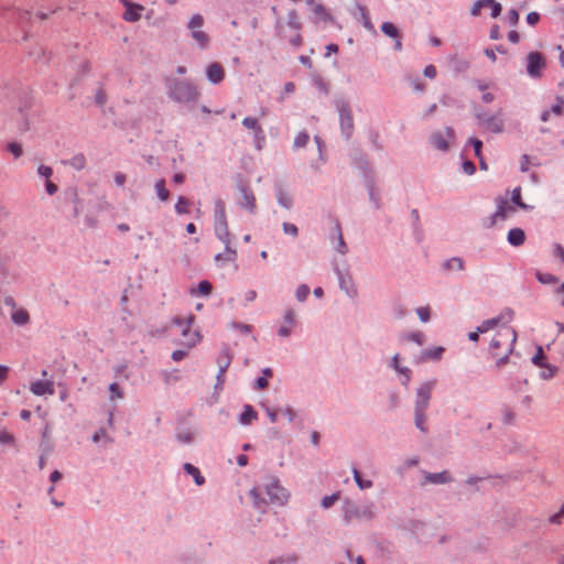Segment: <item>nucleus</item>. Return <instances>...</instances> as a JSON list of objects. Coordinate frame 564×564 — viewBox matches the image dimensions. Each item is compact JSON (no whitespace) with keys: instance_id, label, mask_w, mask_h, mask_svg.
<instances>
[{"instance_id":"nucleus-1","label":"nucleus","mask_w":564,"mask_h":564,"mask_svg":"<svg viewBox=\"0 0 564 564\" xmlns=\"http://www.w3.org/2000/svg\"><path fill=\"white\" fill-rule=\"evenodd\" d=\"M512 318L513 312L506 308L497 317L484 321L478 326L479 332L497 329L490 343V351L498 368L507 364L517 339L516 330L509 325Z\"/></svg>"},{"instance_id":"nucleus-2","label":"nucleus","mask_w":564,"mask_h":564,"mask_svg":"<svg viewBox=\"0 0 564 564\" xmlns=\"http://www.w3.org/2000/svg\"><path fill=\"white\" fill-rule=\"evenodd\" d=\"M195 318L189 316L185 322L178 321L181 337L178 338V360L187 355V351L198 345L203 336L197 327L194 326Z\"/></svg>"},{"instance_id":"nucleus-3","label":"nucleus","mask_w":564,"mask_h":564,"mask_svg":"<svg viewBox=\"0 0 564 564\" xmlns=\"http://www.w3.org/2000/svg\"><path fill=\"white\" fill-rule=\"evenodd\" d=\"M215 232L216 236L224 242V245H230V234L227 225L225 203L218 199L215 203Z\"/></svg>"},{"instance_id":"nucleus-4","label":"nucleus","mask_w":564,"mask_h":564,"mask_svg":"<svg viewBox=\"0 0 564 564\" xmlns=\"http://www.w3.org/2000/svg\"><path fill=\"white\" fill-rule=\"evenodd\" d=\"M373 506L371 503L365 506L346 503L344 509V520L346 523L352 521H368L373 518Z\"/></svg>"},{"instance_id":"nucleus-5","label":"nucleus","mask_w":564,"mask_h":564,"mask_svg":"<svg viewBox=\"0 0 564 564\" xmlns=\"http://www.w3.org/2000/svg\"><path fill=\"white\" fill-rule=\"evenodd\" d=\"M478 123L492 133H501L505 130L502 112L489 113L481 112L477 115Z\"/></svg>"},{"instance_id":"nucleus-6","label":"nucleus","mask_w":564,"mask_h":564,"mask_svg":"<svg viewBox=\"0 0 564 564\" xmlns=\"http://www.w3.org/2000/svg\"><path fill=\"white\" fill-rule=\"evenodd\" d=\"M203 25V17L200 14H195L188 22L187 26L191 31V36L193 40H195L202 48H205L209 43V36L202 30Z\"/></svg>"},{"instance_id":"nucleus-7","label":"nucleus","mask_w":564,"mask_h":564,"mask_svg":"<svg viewBox=\"0 0 564 564\" xmlns=\"http://www.w3.org/2000/svg\"><path fill=\"white\" fill-rule=\"evenodd\" d=\"M265 492L272 503L284 505L290 498L289 491L274 478L265 486Z\"/></svg>"},{"instance_id":"nucleus-8","label":"nucleus","mask_w":564,"mask_h":564,"mask_svg":"<svg viewBox=\"0 0 564 564\" xmlns=\"http://www.w3.org/2000/svg\"><path fill=\"white\" fill-rule=\"evenodd\" d=\"M545 67V58L540 52H530L527 55V73L533 77H541Z\"/></svg>"},{"instance_id":"nucleus-9","label":"nucleus","mask_w":564,"mask_h":564,"mask_svg":"<svg viewBox=\"0 0 564 564\" xmlns=\"http://www.w3.org/2000/svg\"><path fill=\"white\" fill-rule=\"evenodd\" d=\"M435 381L425 382L422 384L416 392L415 412H425L429 406V402L434 389Z\"/></svg>"},{"instance_id":"nucleus-10","label":"nucleus","mask_w":564,"mask_h":564,"mask_svg":"<svg viewBox=\"0 0 564 564\" xmlns=\"http://www.w3.org/2000/svg\"><path fill=\"white\" fill-rule=\"evenodd\" d=\"M232 356L228 347H224L217 358L218 373L216 376V388H223L225 383V373L231 362Z\"/></svg>"},{"instance_id":"nucleus-11","label":"nucleus","mask_w":564,"mask_h":564,"mask_svg":"<svg viewBox=\"0 0 564 564\" xmlns=\"http://www.w3.org/2000/svg\"><path fill=\"white\" fill-rule=\"evenodd\" d=\"M340 129L346 138H350L354 131V118L349 107L346 104L338 105Z\"/></svg>"},{"instance_id":"nucleus-12","label":"nucleus","mask_w":564,"mask_h":564,"mask_svg":"<svg viewBox=\"0 0 564 564\" xmlns=\"http://www.w3.org/2000/svg\"><path fill=\"white\" fill-rule=\"evenodd\" d=\"M454 140V131L447 127L443 131H436L431 135V143L433 147L441 151H446L449 148V142Z\"/></svg>"},{"instance_id":"nucleus-13","label":"nucleus","mask_w":564,"mask_h":564,"mask_svg":"<svg viewBox=\"0 0 564 564\" xmlns=\"http://www.w3.org/2000/svg\"><path fill=\"white\" fill-rule=\"evenodd\" d=\"M242 124L247 129L252 130L254 132L256 147L258 149H261L262 143L264 142V132H263V129H262L261 124L259 123L258 119L252 118V117H246L242 120Z\"/></svg>"},{"instance_id":"nucleus-14","label":"nucleus","mask_w":564,"mask_h":564,"mask_svg":"<svg viewBox=\"0 0 564 564\" xmlns=\"http://www.w3.org/2000/svg\"><path fill=\"white\" fill-rule=\"evenodd\" d=\"M238 188L241 193V198L239 200V204L241 207L248 209L249 212L253 213L256 210V197L252 191L246 186L241 181L238 184Z\"/></svg>"},{"instance_id":"nucleus-15","label":"nucleus","mask_w":564,"mask_h":564,"mask_svg":"<svg viewBox=\"0 0 564 564\" xmlns=\"http://www.w3.org/2000/svg\"><path fill=\"white\" fill-rule=\"evenodd\" d=\"M126 7L123 19L129 22H135L141 18L144 8L140 4L131 3L128 0H121Z\"/></svg>"},{"instance_id":"nucleus-16","label":"nucleus","mask_w":564,"mask_h":564,"mask_svg":"<svg viewBox=\"0 0 564 564\" xmlns=\"http://www.w3.org/2000/svg\"><path fill=\"white\" fill-rule=\"evenodd\" d=\"M198 97L196 87L189 83L178 84V101H192Z\"/></svg>"},{"instance_id":"nucleus-17","label":"nucleus","mask_w":564,"mask_h":564,"mask_svg":"<svg viewBox=\"0 0 564 564\" xmlns=\"http://www.w3.org/2000/svg\"><path fill=\"white\" fill-rule=\"evenodd\" d=\"M30 390L35 395L54 394V383L48 380H37L31 383Z\"/></svg>"},{"instance_id":"nucleus-18","label":"nucleus","mask_w":564,"mask_h":564,"mask_svg":"<svg viewBox=\"0 0 564 564\" xmlns=\"http://www.w3.org/2000/svg\"><path fill=\"white\" fill-rule=\"evenodd\" d=\"M207 78L213 84H219L225 77V70L221 64L212 63L206 69Z\"/></svg>"},{"instance_id":"nucleus-19","label":"nucleus","mask_w":564,"mask_h":564,"mask_svg":"<svg viewBox=\"0 0 564 564\" xmlns=\"http://www.w3.org/2000/svg\"><path fill=\"white\" fill-rule=\"evenodd\" d=\"M285 325L281 326L279 329V335L282 337H288L293 326L295 325V312L293 310H288L284 315Z\"/></svg>"},{"instance_id":"nucleus-20","label":"nucleus","mask_w":564,"mask_h":564,"mask_svg":"<svg viewBox=\"0 0 564 564\" xmlns=\"http://www.w3.org/2000/svg\"><path fill=\"white\" fill-rule=\"evenodd\" d=\"M516 208L505 198L499 199L497 210L495 213L496 218L505 219L510 214L514 213Z\"/></svg>"},{"instance_id":"nucleus-21","label":"nucleus","mask_w":564,"mask_h":564,"mask_svg":"<svg viewBox=\"0 0 564 564\" xmlns=\"http://www.w3.org/2000/svg\"><path fill=\"white\" fill-rule=\"evenodd\" d=\"M525 240V234L521 228L510 229L508 232V241L510 245L519 247L523 245Z\"/></svg>"},{"instance_id":"nucleus-22","label":"nucleus","mask_w":564,"mask_h":564,"mask_svg":"<svg viewBox=\"0 0 564 564\" xmlns=\"http://www.w3.org/2000/svg\"><path fill=\"white\" fill-rule=\"evenodd\" d=\"M183 468L187 475L193 477L194 482L197 486H202L205 484V477L202 475L200 470L197 467H195L194 465H192L189 463H186V464H184Z\"/></svg>"},{"instance_id":"nucleus-23","label":"nucleus","mask_w":564,"mask_h":564,"mask_svg":"<svg viewBox=\"0 0 564 564\" xmlns=\"http://www.w3.org/2000/svg\"><path fill=\"white\" fill-rule=\"evenodd\" d=\"M425 480L431 484H446L452 480V477L448 471L429 473L425 475Z\"/></svg>"},{"instance_id":"nucleus-24","label":"nucleus","mask_w":564,"mask_h":564,"mask_svg":"<svg viewBox=\"0 0 564 564\" xmlns=\"http://www.w3.org/2000/svg\"><path fill=\"white\" fill-rule=\"evenodd\" d=\"M236 250L230 248V245H225V250L215 257L217 262H234L236 260Z\"/></svg>"},{"instance_id":"nucleus-25","label":"nucleus","mask_w":564,"mask_h":564,"mask_svg":"<svg viewBox=\"0 0 564 564\" xmlns=\"http://www.w3.org/2000/svg\"><path fill=\"white\" fill-rule=\"evenodd\" d=\"M11 319L17 325H25L30 321V316L26 310L24 308H17L11 314Z\"/></svg>"},{"instance_id":"nucleus-26","label":"nucleus","mask_w":564,"mask_h":564,"mask_svg":"<svg viewBox=\"0 0 564 564\" xmlns=\"http://www.w3.org/2000/svg\"><path fill=\"white\" fill-rule=\"evenodd\" d=\"M276 199H278L279 204L286 209H290L293 205L292 195L290 193H288L286 191H284L283 188H280L278 191Z\"/></svg>"},{"instance_id":"nucleus-27","label":"nucleus","mask_w":564,"mask_h":564,"mask_svg":"<svg viewBox=\"0 0 564 564\" xmlns=\"http://www.w3.org/2000/svg\"><path fill=\"white\" fill-rule=\"evenodd\" d=\"M308 3L312 4V11L318 21H327L330 19L329 13L326 11L323 4L314 3L313 1H308Z\"/></svg>"},{"instance_id":"nucleus-28","label":"nucleus","mask_w":564,"mask_h":564,"mask_svg":"<svg viewBox=\"0 0 564 564\" xmlns=\"http://www.w3.org/2000/svg\"><path fill=\"white\" fill-rule=\"evenodd\" d=\"M258 414L251 405H245L243 412L240 415V422L245 425L252 423L257 420Z\"/></svg>"},{"instance_id":"nucleus-29","label":"nucleus","mask_w":564,"mask_h":564,"mask_svg":"<svg viewBox=\"0 0 564 564\" xmlns=\"http://www.w3.org/2000/svg\"><path fill=\"white\" fill-rule=\"evenodd\" d=\"M0 445L6 446V447H15L17 438L11 432H9L7 430H1L0 431Z\"/></svg>"},{"instance_id":"nucleus-30","label":"nucleus","mask_w":564,"mask_h":564,"mask_svg":"<svg viewBox=\"0 0 564 564\" xmlns=\"http://www.w3.org/2000/svg\"><path fill=\"white\" fill-rule=\"evenodd\" d=\"M212 292V284L207 280H203L198 283L197 288L191 290V294L193 295H204L207 296Z\"/></svg>"},{"instance_id":"nucleus-31","label":"nucleus","mask_w":564,"mask_h":564,"mask_svg":"<svg viewBox=\"0 0 564 564\" xmlns=\"http://www.w3.org/2000/svg\"><path fill=\"white\" fill-rule=\"evenodd\" d=\"M155 191H156V195L160 198V200H162V202L167 200V198L170 196V192L167 191V188L165 186L164 180H159L155 183Z\"/></svg>"},{"instance_id":"nucleus-32","label":"nucleus","mask_w":564,"mask_h":564,"mask_svg":"<svg viewBox=\"0 0 564 564\" xmlns=\"http://www.w3.org/2000/svg\"><path fill=\"white\" fill-rule=\"evenodd\" d=\"M381 31H382L383 34H386L389 37H393V39H398L399 37V30L391 22H383L382 25H381Z\"/></svg>"},{"instance_id":"nucleus-33","label":"nucleus","mask_w":564,"mask_h":564,"mask_svg":"<svg viewBox=\"0 0 564 564\" xmlns=\"http://www.w3.org/2000/svg\"><path fill=\"white\" fill-rule=\"evenodd\" d=\"M354 479L360 489H368L372 487L371 480H365L361 474L356 468L352 469Z\"/></svg>"},{"instance_id":"nucleus-34","label":"nucleus","mask_w":564,"mask_h":564,"mask_svg":"<svg viewBox=\"0 0 564 564\" xmlns=\"http://www.w3.org/2000/svg\"><path fill=\"white\" fill-rule=\"evenodd\" d=\"M447 270H464V261L462 258H452L444 263Z\"/></svg>"},{"instance_id":"nucleus-35","label":"nucleus","mask_w":564,"mask_h":564,"mask_svg":"<svg viewBox=\"0 0 564 564\" xmlns=\"http://www.w3.org/2000/svg\"><path fill=\"white\" fill-rule=\"evenodd\" d=\"M335 230H336V235H337V246H336V250L340 253V254H345L347 252V246L344 241V238H343V235H341V231H340V227L339 225H336L335 226Z\"/></svg>"},{"instance_id":"nucleus-36","label":"nucleus","mask_w":564,"mask_h":564,"mask_svg":"<svg viewBox=\"0 0 564 564\" xmlns=\"http://www.w3.org/2000/svg\"><path fill=\"white\" fill-rule=\"evenodd\" d=\"M511 203L517 205L518 207H520L522 209L527 208V205L522 202V198H521V188L520 187H516L512 191Z\"/></svg>"},{"instance_id":"nucleus-37","label":"nucleus","mask_w":564,"mask_h":564,"mask_svg":"<svg viewBox=\"0 0 564 564\" xmlns=\"http://www.w3.org/2000/svg\"><path fill=\"white\" fill-rule=\"evenodd\" d=\"M489 3H492V0H478L471 7L470 13L475 17L480 14L482 8L489 7Z\"/></svg>"},{"instance_id":"nucleus-38","label":"nucleus","mask_w":564,"mask_h":564,"mask_svg":"<svg viewBox=\"0 0 564 564\" xmlns=\"http://www.w3.org/2000/svg\"><path fill=\"white\" fill-rule=\"evenodd\" d=\"M69 164L76 170H83L86 164L85 156L83 154H77L70 159Z\"/></svg>"},{"instance_id":"nucleus-39","label":"nucleus","mask_w":564,"mask_h":564,"mask_svg":"<svg viewBox=\"0 0 564 564\" xmlns=\"http://www.w3.org/2000/svg\"><path fill=\"white\" fill-rule=\"evenodd\" d=\"M310 140V135L306 132H300L294 139L295 148H304Z\"/></svg>"},{"instance_id":"nucleus-40","label":"nucleus","mask_w":564,"mask_h":564,"mask_svg":"<svg viewBox=\"0 0 564 564\" xmlns=\"http://www.w3.org/2000/svg\"><path fill=\"white\" fill-rule=\"evenodd\" d=\"M310 294V288L305 284H302L300 285L297 289H296V299L301 302L305 301L306 297L308 296Z\"/></svg>"},{"instance_id":"nucleus-41","label":"nucleus","mask_w":564,"mask_h":564,"mask_svg":"<svg viewBox=\"0 0 564 564\" xmlns=\"http://www.w3.org/2000/svg\"><path fill=\"white\" fill-rule=\"evenodd\" d=\"M542 368V371H541V377L543 379H551L555 376L556 373V368L555 367H552V366H547V365H543Z\"/></svg>"},{"instance_id":"nucleus-42","label":"nucleus","mask_w":564,"mask_h":564,"mask_svg":"<svg viewBox=\"0 0 564 564\" xmlns=\"http://www.w3.org/2000/svg\"><path fill=\"white\" fill-rule=\"evenodd\" d=\"M339 499V494H334L330 496H325L322 499V507L327 509L330 508L337 500Z\"/></svg>"},{"instance_id":"nucleus-43","label":"nucleus","mask_w":564,"mask_h":564,"mask_svg":"<svg viewBox=\"0 0 564 564\" xmlns=\"http://www.w3.org/2000/svg\"><path fill=\"white\" fill-rule=\"evenodd\" d=\"M415 426L422 432L426 431L424 412H415Z\"/></svg>"},{"instance_id":"nucleus-44","label":"nucleus","mask_w":564,"mask_h":564,"mask_svg":"<svg viewBox=\"0 0 564 564\" xmlns=\"http://www.w3.org/2000/svg\"><path fill=\"white\" fill-rule=\"evenodd\" d=\"M7 149L9 152H11L14 155V158H20L23 153L21 144L17 143V142L9 143Z\"/></svg>"},{"instance_id":"nucleus-45","label":"nucleus","mask_w":564,"mask_h":564,"mask_svg":"<svg viewBox=\"0 0 564 564\" xmlns=\"http://www.w3.org/2000/svg\"><path fill=\"white\" fill-rule=\"evenodd\" d=\"M544 359H545V356H544V352H543V349L541 347H539L536 349V352L535 355L532 357V362L539 367H543L544 365Z\"/></svg>"},{"instance_id":"nucleus-46","label":"nucleus","mask_w":564,"mask_h":564,"mask_svg":"<svg viewBox=\"0 0 564 564\" xmlns=\"http://www.w3.org/2000/svg\"><path fill=\"white\" fill-rule=\"evenodd\" d=\"M296 556L292 555V556H286V557H278V558H272L269 564H292V563H295L296 562Z\"/></svg>"},{"instance_id":"nucleus-47","label":"nucleus","mask_w":564,"mask_h":564,"mask_svg":"<svg viewBox=\"0 0 564 564\" xmlns=\"http://www.w3.org/2000/svg\"><path fill=\"white\" fill-rule=\"evenodd\" d=\"M109 392H110V398L113 400V399H120L122 398V391L119 387L118 383L113 382L109 386Z\"/></svg>"},{"instance_id":"nucleus-48","label":"nucleus","mask_w":564,"mask_h":564,"mask_svg":"<svg viewBox=\"0 0 564 564\" xmlns=\"http://www.w3.org/2000/svg\"><path fill=\"white\" fill-rule=\"evenodd\" d=\"M416 314L422 322L426 323L430 319V307L429 306L419 307L416 310Z\"/></svg>"},{"instance_id":"nucleus-49","label":"nucleus","mask_w":564,"mask_h":564,"mask_svg":"<svg viewBox=\"0 0 564 564\" xmlns=\"http://www.w3.org/2000/svg\"><path fill=\"white\" fill-rule=\"evenodd\" d=\"M283 231L286 235H291L293 237H296L299 232L297 227L290 223H283Z\"/></svg>"},{"instance_id":"nucleus-50","label":"nucleus","mask_w":564,"mask_h":564,"mask_svg":"<svg viewBox=\"0 0 564 564\" xmlns=\"http://www.w3.org/2000/svg\"><path fill=\"white\" fill-rule=\"evenodd\" d=\"M37 173L45 178H50L53 174V171L50 166L42 164L37 167Z\"/></svg>"},{"instance_id":"nucleus-51","label":"nucleus","mask_w":564,"mask_h":564,"mask_svg":"<svg viewBox=\"0 0 564 564\" xmlns=\"http://www.w3.org/2000/svg\"><path fill=\"white\" fill-rule=\"evenodd\" d=\"M536 278H538V280L541 283H544V284L552 283L555 280L554 276L552 274H550V273H540V272H538L536 273Z\"/></svg>"},{"instance_id":"nucleus-52","label":"nucleus","mask_w":564,"mask_h":564,"mask_svg":"<svg viewBox=\"0 0 564 564\" xmlns=\"http://www.w3.org/2000/svg\"><path fill=\"white\" fill-rule=\"evenodd\" d=\"M470 143L474 147L475 155L477 158H480L481 156L482 142L480 140L474 138V139H470Z\"/></svg>"},{"instance_id":"nucleus-53","label":"nucleus","mask_w":564,"mask_h":564,"mask_svg":"<svg viewBox=\"0 0 564 564\" xmlns=\"http://www.w3.org/2000/svg\"><path fill=\"white\" fill-rule=\"evenodd\" d=\"M507 18L511 25H516L519 21V13L516 9H511L508 11Z\"/></svg>"},{"instance_id":"nucleus-54","label":"nucleus","mask_w":564,"mask_h":564,"mask_svg":"<svg viewBox=\"0 0 564 564\" xmlns=\"http://www.w3.org/2000/svg\"><path fill=\"white\" fill-rule=\"evenodd\" d=\"M423 74L425 77L433 79L436 77L437 70L434 65H427L425 66Z\"/></svg>"},{"instance_id":"nucleus-55","label":"nucleus","mask_w":564,"mask_h":564,"mask_svg":"<svg viewBox=\"0 0 564 564\" xmlns=\"http://www.w3.org/2000/svg\"><path fill=\"white\" fill-rule=\"evenodd\" d=\"M563 518H564V505L562 506V508L560 509L558 512H556L550 517V522L561 523Z\"/></svg>"},{"instance_id":"nucleus-56","label":"nucleus","mask_w":564,"mask_h":564,"mask_svg":"<svg viewBox=\"0 0 564 564\" xmlns=\"http://www.w3.org/2000/svg\"><path fill=\"white\" fill-rule=\"evenodd\" d=\"M563 99L558 98L557 102L552 106L551 111L556 116H561L563 113Z\"/></svg>"},{"instance_id":"nucleus-57","label":"nucleus","mask_w":564,"mask_h":564,"mask_svg":"<svg viewBox=\"0 0 564 564\" xmlns=\"http://www.w3.org/2000/svg\"><path fill=\"white\" fill-rule=\"evenodd\" d=\"M491 8V17L497 18L501 13V4L492 0V3H489Z\"/></svg>"},{"instance_id":"nucleus-58","label":"nucleus","mask_w":564,"mask_h":564,"mask_svg":"<svg viewBox=\"0 0 564 564\" xmlns=\"http://www.w3.org/2000/svg\"><path fill=\"white\" fill-rule=\"evenodd\" d=\"M540 20V14L538 12H530L528 15H527V22L530 24V25H535Z\"/></svg>"},{"instance_id":"nucleus-59","label":"nucleus","mask_w":564,"mask_h":564,"mask_svg":"<svg viewBox=\"0 0 564 564\" xmlns=\"http://www.w3.org/2000/svg\"><path fill=\"white\" fill-rule=\"evenodd\" d=\"M463 171L468 174V175H471L475 173V165L471 161H465L463 163Z\"/></svg>"},{"instance_id":"nucleus-60","label":"nucleus","mask_w":564,"mask_h":564,"mask_svg":"<svg viewBox=\"0 0 564 564\" xmlns=\"http://www.w3.org/2000/svg\"><path fill=\"white\" fill-rule=\"evenodd\" d=\"M281 414L285 416L290 422L295 419V412L292 408H285L281 410Z\"/></svg>"},{"instance_id":"nucleus-61","label":"nucleus","mask_w":564,"mask_h":564,"mask_svg":"<svg viewBox=\"0 0 564 564\" xmlns=\"http://www.w3.org/2000/svg\"><path fill=\"white\" fill-rule=\"evenodd\" d=\"M9 376V367L0 366V384H2Z\"/></svg>"},{"instance_id":"nucleus-62","label":"nucleus","mask_w":564,"mask_h":564,"mask_svg":"<svg viewBox=\"0 0 564 564\" xmlns=\"http://www.w3.org/2000/svg\"><path fill=\"white\" fill-rule=\"evenodd\" d=\"M267 414H268V416H269V419H270V421L272 423L278 421V414H279L278 410L271 409V408H267Z\"/></svg>"},{"instance_id":"nucleus-63","label":"nucleus","mask_w":564,"mask_h":564,"mask_svg":"<svg viewBox=\"0 0 564 564\" xmlns=\"http://www.w3.org/2000/svg\"><path fill=\"white\" fill-rule=\"evenodd\" d=\"M256 387L259 390L265 389L268 387V379L265 377L258 378Z\"/></svg>"},{"instance_id":"nucleus-64","label":"nucleus","mask_w":564,"mask_h":564,"mask_svg":"<svg viewBox=\"0 0 564 564\" xmlns=\"http://www.w3.org/2000/svg\"><path fill=\"white\" fill-rule=\"evenodd\" d=\"M115 182L117 185L122 186L126 183V175L123 173H117L115 175Z\"/></svg>"}]
</instances>
